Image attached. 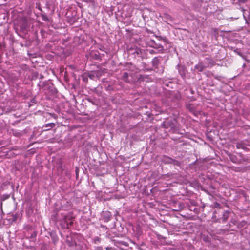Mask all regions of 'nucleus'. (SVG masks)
I'll use <instances>...</instances> for the list:
<instances>
[{"instance_id":"15","label":"nucleus","mask_w":250,"mask_h":250,"mask_svg":"<svg viewBox=\"0 0 250 250\" xmlns=\"http://www.w3.org/2000/svg\"><path fill=\"white\" fill-rule=\"evenodd\" d=\"M153 51H154L153 50H151V51L150 52V53H153Z\"/></svg>"},{"instance_id":"2","label":"nucleus","mask_w":250,"mask_h":250,"mask_svg":"<svg viewBox=\"0 0 250 250\" xmlns=\"http://www.w3.org/2000/svg\"><path fill=\"white\" fill-rule=\"evenodd\" d=\"M236 147L237 149H242L246 151L247 150V145L244 141H241L236 143Z\"/></svg>"},{"instance_id":"10","label":"nucleus","mask_w":250,"mask_h":250,"mask_svg":"<svg viewBox=\"0 0 250 250\" xmlns=\"http://www.w3.org/2000/svg\"><path fill=\"white\" fill-rule=\"evenodd\" d=\"M158 48L159 49V50L160 51H163L164 50V47L162 45H160L159 46Z\"/></svg>"},{"instance_id":"6","label":"nucleus","mask_w":250,"mask_h":250,"mask_svg":"<svg viewBox=\"0 0 250 250\" xmlns=\"http://www.w3.org/2000/svg\"><path fill=\"white\" fill-rule=\"evenodd\" d=\"M159 64V59L158 57H155L152 61V64L153 66L157 67Z\"/></svg>"},{"instance_id":"3","label":"nucleus","mask_w":250,"mask_h":250,"mask_svg":"<svg viewBox=\"0 0 250 250\" xmlns=\"http://www.w3.org/2000/svg\"><path fill=\"white\" fill-rule=\"evenodd\" d=\"M55 126V123H51L45 124L43 126V128L44 129L43 130V131H47L50 130L51 128L54 127Z\"/></svg>"},{"instance_id":"13","label":"nucleus","mask_w":250,"mask_h":250,"mask_svg":"<svg viewBox=\"0 0 250 250\" xmlns=\"http://www.w3.org/2000/svg\"><path fill=\"white\" fill-rule=\"evenodd\" d=\"M106 250H110V248H108V247H107L106 248Z\"/></svg>"},{"instance_id":"9","label":"nucleus","mask_w":250,"mask_h":250,"mask_svg":"<svg viewBox=\"0 0 250 250\" xmlns=\"http://www.w3.org/2000/svg\"><path fill=\"white\" fill-rule=\"evenodd\" d=\"M229 158L232 162L235 163H237V158L235 156L233 155H230Z\"/></svg>"},{"instance_id":"7","label":"nucleus","mask_w":250,"mask_h":250,"mask_svg":"<svg viewBox=\"0 0 250 250\" xmlns=\"http://www.w3.org/2000/svg\"><path fill=\"white\" fill-rule=\"evenodd\" d=\"M179 72L180 74L182 76H185L186 75V70L184 66H179Z\"/></svg>"},{"instance_id":"14","label":"nucleus","mask_w":250,"mask_h":250,"mask_svg":"<svg viewBox=\"0 0 250 250\" xmlns=\"http://www.w3.org/2000/svg\"><path fill=\"white\" fill-rule=\"evenodd\" d=\"M57 241V239L56 240H55V238H54V243H55V242H56V241Z\"/></svg>"},{"instance_id":"5","label":"nucleus","mask_w":250,"mask_h":250,"mask_svg":"<svg viewBox=\"0 0 250 250\" xmlns=\"http://www.w3.org/2000/svg\"><path fill=\"white\" fill-rule=\"evenodd\" d=\"M195 68L199 72H202L205 69V67L202 63H199L195 66Z\"/></svg>"},{"instance_id":"12","label":"nucleus","mask_w":250,"mask_h":250,"mask_svg":"<svg viewBox=\"0 0 250 250\" xmlns=\"http://www.w3.org/2000/svg\"><path fill=\"white\" fill-rule=\"evenodd\" d=\"M220 205L218 204V203H216L215 204V207H218Z\"/></svg>"},{"instance_id":"11","label":"nucleus","mask_w":250,"mask_h":250,"mask_svg":"<svg viewBox=\"0 0 250 250\" xmlns=\"http://www.w3.org/2000/svg\"><path fill=\"white\" fill-rule=\"evenodd\" d=\"M246 1H247V0H239V2H242V3H245L246 2Z\"/></svg>"},{"instance_id":"1","label":"nucleus","mask_w":250,"mask_h":250,"mask_svg":"<svg viewBox=\"0 0 250 250\" xmlns=\"http://www.w3.org/2000/svg\"><path fill=\"white\" fill-rule=\"evenodd\" d=\"M74 217L71 212H69L63 216V220L66 223L67 227L71 226L73 223Z\"/></svg>"},{"instance_id":"4","label":"nucleus","mask_w":250,"mask_h":250,"mask_svg":"<svg viewBox=\"0 0 250 250\" xmlns=\"http://www.w3.org/2000/svg\"><path fill=\"white\" fill-rule=\"evenodd\" d=\"M187 108L193 114L196 115V111L194 105L192 104H188L187 105Z\"/></svg>"},{"instance_id":"8","label":"nucleus","mask_w":250,"mask_h":250,"mask_svg":"<svg viewBox=\"0 0 250 250\" xmlns=\"http://www.w3.org/2000/svg\"><path fill=\"white\" fill-rule=\"evenodd\" d=\"M122 79L125 81V82H127V79H128V74L127 72H124L123 73V75H122Z\"/></svg>"}]
</instances>
